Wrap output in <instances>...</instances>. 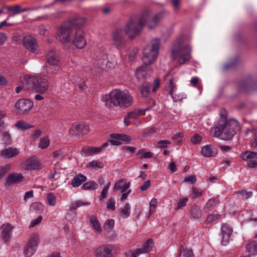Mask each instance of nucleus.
Segmentation results:
<instances>
[{
  "instance_id": "obj_58",
  "label": "nucleus",
  "mask_w": 257,
  "mask_h": 257,
  "mask_svg": "<svg viewBox=\"0 0 257 257\" xmlns=\"http://www.w3.org/2000/svg\"><path fill=\"white\" fill-rule=\"evenodd\" d=\"M238 194H240L243 199H247L251 197L252 195L251 192H247L246 190H242L238 192Z\"/></svg>"
},
{
  "instance_id": "obj_51",
  "label": "nucleus",
  "mask_w": 257,
  "mask_h": 257,
  "mask_svg": "<svg viewBox=\"0 0 257 257\" xmlns=\"http://www.w3.org/2000/svg\"><path fill=\"white\" fill-rule=\"evenodd\" d=\"M221 218V215L218 214H212L208 216L206 219L207 223H210L214 221L218 220Z\"/></svg>"
},
{
  "instance_id": "obj_34",
  "label": "nucleus",
  "mask_w": 257,
  "mask_h": 257,
  "mask_svg": "<svg viewBox=\"0 0 257 257\" xmlns=\"http://www.w3.org/2000/svg\"><path fill=\"white\" fill-rule=\"evenodd\" d=\"M90 204V202H84L82 200H78L71 203L70 206V210L73 211L82 206H88Z\"/></svg>"
},
{
  "instance_id": "obj_63",
  "label": "nucleus",
  "mask_w": 257,
  "mask_h": 257,
  "mask_svg": "<svg viewBox=\"0 0 257 257\" xmlns=\"http://www.w3.org/2000/svg\"><path fill=\"white\" fill-rule=\"evenodd\" d=\"M42 220V217L41 216H40L36 219L32 220L30 223V227H33L37 225L41 222Z\"/></svg>"
},
{
  "instance_id": "obj_48",
  "label": "nucleus",
  "mask_w": 257,
  "mask_h": 257,
  "mask_svg": "<svg viewBox=\"0 0 257 257\" xmlns=\"http://www.w3.org/2000/svg\"><path fill=\"white\" fill-rule=\"evenodd\" d=\"M183 136L184 134L182 132H179L173 135L172 137V139L177 145H180L182 143L181 139L183 137Z\"/></svg>"
},
{
  "instance_id": "obj_20",
  "label": "nucleus",
  "mask_w": 257,
  "mask_h": 257,
  "mask_svg": "<svg viewBox=\"0 0 257 257\" xmlns=\"http://www.w3.org/2000/svg\"><path fill=\"white\" fill-rule=\"evenodd\" d=\"M47 62L51 65H58L60 61L58 53L54 50L49 51L46 56Z\"/></svg>"
},
{
  "instance_id": "obj_52",
  "label": "nucleus",
  "mask_w": 257,
  "mask_h": 257,
  "mask_svg": "<svg viewBox=\"0 0 257 257\" xmlns=\"http://www.w3.org/2000/svg\"><path fill=\"white\" fill-rule=\"evenodd\" d=\"M110 185V182H108L102 189V190L101 192L99 199H103L104 198H105L107 197V194L108 193V190L109 188V186Z\"/></svg>"
},
{
  "instance_id": "obj_39",
  "label": "nucleus",
  "mask_w": 257,
  "mask_h": 257,
  "mask_svg": "<svg viewBox=\"0 0 257 257\" xmlns=\"http://www.w3.org/2000/svg\"><path fill=\"white\" fill-rule=\"evenodd\" d=\"M104 165L103 163L98 160H93L88 163L87 167L91 169H98L102 168Z\"/></svg>"
},
{
  "instance_id": "obj_62",
  "label": "nucleus",
  "mask_w": 257,
  "mask_h": 257,
  "mask_svg": "<svg viewBox=\"0 0 257 257\" xmlns=\"http://www.w3.org/2000/svg\"><path fill=\"white\" fill-rule=\"evenodd\" d=\"M149 109H150V107H148L146 109H137V110H134L132 112H136L135 113V119H136L137 118V117L138 116L145 115V111L148 110Z\"/></svg>"
},
{
  "instance_id": "obj_59",
  "label": "nucleus",
  "mask_w": 257,
  "mask_h": 257,
  "mask_svg": "<svg viewBox=\"0 0 257 257\" xmlns=\"http://www.w3.org/2000/svg\"><path fill=\"white\" fill-rule=\"evenodd\" d=\"M53 156L54 158L58 159H62L65 156V153H63L61 150H58L53 152Z\"/></svg>"
},
{
  "instance_id": "obj_7",
  "label": "nucleus",
  "mask_w": 257,
  "mask_h": 257,
  "mask_svg": "<svg viewBox=\"0 0 257 257\" xmlns=\"http://www.w3.org/2000/svg\"><path fill=\"white\" fill-rule=\"evenodd\" d=\"M78 49L84 48L86 45L85 33L82 29L74 30L70 43Z\"/></svg>"
},
{
  "instance_id": "obj_31",
  "label": "nucleus",
  "mask_w": 257,
  "mask_h": 257,
  "mask_svg": "<svg viewBox=\"0 0 257 257\" xmlns=\"http://www.w3.org/2000/svg\"><path fill=\"white\" fill-rule=\"evenodd\" d=\"M179 257H195L192 249L184 248L183 245L180 246Z\"/></svg>"
},
{
  "instance_id": "obj_32",
  "label": "nucleus",
  "mask_w": 257,
  "mask_h": 257,
  "mask_svg": "<svg viewBox=\"0 0 257 257\" xmlns=\"http://www.w3.org/2000/svg\"><path fill=\"white\" fill-rule=\"evenodd\" d=\"M222 122H220L218 125L211 129V133L215 137H219L222 139Z\"/></svg>"
},
{
  "instance_id": "obj_3",
  "label": "nucleus",
  "mask_w": 257,
  "mask_h": 257,
  "mask_svg": "<svg viewBox=\"0 0 257 257\" xmlns=\"http://www.w3.org/2000/svg\"><path fill=\"white\" fill-rule=\"evenodd\" d=\"M191 48L183 38H179L174 42L171 51V58L183 64L191 58Z\"/></svg>"
},
{
  "instance_id": "obj_18",
  "label": "nucleus",
  "mask_w": 257,
  "mask_h": 257,
  "mask_svg": "<svg viewBox=\"0 0 257 257\" xmlns=\"http://www.w3.org/2000/svg\"><path fill=\"white\" fill-rule=\"evenodd\" d=\"M86 23V19L84 17H76L68 21L67 23L73 29H81L80 27Z\"/></svg>"
},
{
  "instance_id": "obj_49",
  "label": "nucleus",
  "mask_w": 257,
  "mask_h": 257,
  "mask_svg": "<svg viewBox=\"0 0 257 257\" xmlns=\"http://www.w3.org/2000/svg\"><path fill=\"white\" fill-rule=\"evenodd\" d=\"M15 125L17 128L20 130H27L32 127L30 124L22 120L17 121Z\"/></svg>"
},
{
  "instance_id": "obj_38",
  "label": "nucleus",
  "mask_w": 257,
  "mask_h": 257,
  "mask_svg": "<svg viewBox=\"0 0 257 257\" xmlns=\"http://www.w3.org/2000/svg\"><path fill=\"white\" fill-rule=\"evenodd\" d=\"M90 222L92 224L95 231L100 233L102 231V229L97 218L94 216H91L90 217Z\"/></svg>"
},
{
  "instance_id": "obj_23",
  "label": "nucleus",
  "mask_w": 257,
  "mask_h": 257,
  "mask_svg": "<svg viewBox=\"0 0 257 257\" xmlns=\"http://www.w3.org/2000/svg\"><path fill=\"white\" fill-rule=\"evenodd\" d=\"M163 14L162 13H159L154 15L152 18L147 21L148 22V27L149 29H152L157 27L162 19Z\"/></svg>"
},
{
  "instance_id": "obj_4",
  "label": "nucleus",
  "mask_w": 257,
  "mask_h": 257,
  "mask_svg": "<svg viewBox=\"0 0 257 257\" xmlns=\"http://www.w3.org/2000/svg\"><path fill=\"white\" fill-rule=\"evenodd\" d=\"M161 46L160 40L155 38L151 40L143 50L142 61L146 65L152 64L157 59Z\"/></svg>"
},
{
  "instance_id": "obj_40",
  "label": "nucleus",
  "mask_w": 257,
  "mask_h": 257,
  "mask_svg": "<svg viewBox=\"0 0 257 257\" xmlns=\"http://www.w3.org/2000/svg\"><path fill=\"white\" fill-rule=\"evenodd\" d=\"M151 84L148 82L144 83L140 88L141 93L143 97H147L150 92Z\"/></svg>"
},
{
  "instance_id": "obj_21",
  "label": "nucleus",
  "mask_w": 257,
  "mask_h": 257,
  "mask_svg": "<svg viewBox=\"0 0 257 257\" xmlns=\"http://www.w3.org/2000/svg\"><path fill=\"white\" fill-rule=\"evenodd\" d=\"M39 166V160L36 157H33L26 160L24 167L26 169L32 170L38 169Z\"/></svg>"
},
{
  "instance_id": "obj_1",
  "label": "nucleus",
  "mask_w": 257,
  "mask_h": 257,
  "mask_svg": "<svg viewBox=\"0 0 257 257\" xmlns=\"http://www.w3.org/2000/svg\"><path fill=\"white\" fill-rule=\"evenodd\" d=\"M150 15V11L146 10L140 16H134L129 19L123 29L130 39H134L141 33Z\"/></svg>"
},
{
  "instance_id": "obj_46",
  "label": "nucleus",
  "mask_w": 257,
  "mask_h": 257,
  "mask_svg": "<svg viewBox=\"0 0 257 257\" xmlns=\"http://www.w3.org/2000/svg\"><path fill=\"white\" fill-rule=\"evenodd\" d=\"M47 201L48 203L50 206H55L56 204V197L53 193H49L47 194Z\"/></svg>"
},
{
  "instance_id": "obj_29",
  "label": "nucleus",
  "mask_w": 257,
  "mask_h": 257,
  "mask_svg": "<svg viewBox=\"0 0 257 257\" xmlns=\"http://www.w3.org/2000/svg\"><path fill=\"white\" fill-rule=\"evenodd\" d=\"M87 179V178L84 175L79 174L76 175L73 179L71 180V184L74 187H77L81 185Z\"/></svg>"
},
{
  "instance_id": "obj_42",
  "label": "nucleus",
  "mask_w": 257,
  "mask_h": 257,
  "mask_svg": "<svg viewBox=\"0 0 257 257\" xmlns=\"http://www.w3.org/2000/svg\"><path fill=\"white\" fill-rule=\"evenodd\" d=\"M98 185L97 183L94 181H91L89 182H87L84 183L82 186V188L83 190H89L93 189L95 190L97 189Z\"/></svg>"
},
{
  "instance_id": "obj_37",
  "label": "nucleus",
  "mask_w": 257,
  "mask_h": 257,
  "mask_svg": "<svg viewBox=\"0 0 257 257\" xmlns=\"http://www.w3.org/2000/svg\"><path fill=\"white\" fill-rule=\"evenodd\" d=\"M219 202L217 198H212L209 199L204 206V209L206 211H210L212 208L215 207Z\"/></svg>"
},
{
  "instance_id": "obj_8",
  "label": "nucleus",
  "mask_w": 257,
  "mask_h": 257,
  "mask_svg": "<svg viewBox=\"0 0 257 257\" xmlns=\"http://www.w3.org/2000/svg\"><path fill=\"white\" fill-rule=\"evenodd\" d=\"M237 123L234 121L222 122V139L228 140L232 138L235 134V128Z\"/></svg>"
},
{
  "instance_id": "obj_6",
  "label": "nucleus",
  "mask_w": 257,
  "mask_h": 257,
  "mask_svg": "<svg viewBox=\"0 0 257 257\" xmlns=\"http://www.w3.org/2000/svg\"><path fill=\"white\" fill-rule=\"evenodd\" d=\"M124 29L122 28H117L111 33V38L112 44L117 49L123 48L126 44L127 40Z\"/></svg>"
},
{
  "instance_id": "obj_12",
  "label": "nucleus",
  "mask_w": 257,
  "mask_h": 257,
  "mask_svg": "<svg viewBox=\"0 0 257 257\" xmlns=\"http://www.w3.org/2000/svg\"><path fill=\"white\" fill-rule=\"evenodd\" d=\"M33 102L29 99H22L19 100L15 104V108L19 114L26 113L33 107Z\"/></svg>"
},
{
  "instance_id": "obj_25",
  "label": "nucleus",
  "mask_w": 257,
  "mask_h": 257,
  "mask_svg": "<svg viewBox=\"0 0 257 257\" xmlns=\"http://www.w3.org/2000/svg\"><path fill=\"white\" fill-rule=\"evenodd\" d=\"M130 187V182H127L125 179L118 180L114 184L113 189L121 190V192H126Z\"/></svg>"
},
{
  "instance_id": "obj_28",
  "label": "nucleus",
  "mask_w": 257,
  "mask_h": 257,
  "mask_svg": "<svg viewBox=\"0 0 257 257\" xmlns=\"http://www.w3.org/2000/svg\"><path fill=\"white\" fill-rule=\"evenodd\" d=\"M149 68L147 66H142L136 69V75L138 80L145 78L149 74Z\"/></svg>"
},
{
  "instance_id": "obj_26",
  "label": "nucleus",
  "mask_w": 257,
  "mask_h": 257,
  "mask_svg": "<svg viewBox=\"0 0 257 257\" xmlns=\"http://www.w3.org/2000/svg\"><path fill=\"white\" fill-rule=\"evenodd\" d=\"M37 82V77L27 78L23 83V87L28 90H32L36 91V83Z\"/></svg>"
},
{
  "instance_id": "obj_24",
  "label": "nucleus",
  "mask_w": 257,
  "mask_h": 257,
  "mask_svg": "<svg viewBox=\"0 0 257 257\" xmlns=\"http://www.w3.org/2000/svg\"><path fill=\"white\" fill-rule=\"evenodd\" d=\"M19 153L17 148L9 147L2 150L1 156L3 157L8 159L17 156Z\"/></svg>"
},
{
  "instance_id": "obj_14",
  "label": "nucleus",
  "mask_w": 257,
  "mask_h": 257,
  "mask_svg": "<svg viewBox=\"0 0 257 257\" xmlns=\"http://www.w3.org/2000/svg\"><path fill=\"white\" fill-rule=\"evenodd\" d=\"M95 257H112V249L107 245L96 248L94 252Z\"/></svg>"
},
{
  "instance_id": "obj_36",
  "label": "nucleus",
  "mask_w": 257,
  "mask_h": 257,
  "mask_svg": "<svg viewBox=\"0 0 257 257\" xmlns=\"http://www.w3.org/2000/svg\"><path fill=\"white\" fill-rule=\"evenodd\" d=\"M43 205L39 202L33 203L30 207V210L36 213H41L43 210Z\"/></svg>"
},
{
  "instance_id": "obj_30",
  "label": "nucleus",
  "mask_w": 257,
  "mask_h": 257,
  "mask_svg": "<svg viewBox=\"0 0 257 257\" xmlns=\"http://www.w3.org/2000/svg\"><path fill=\"white\" fill-rule=\"evenodd\" d=\"M23 176L20 174L14 173L9 176L7 180V184L10 185L13 183H17L23 181Z\"/></svg>"
},
{
  "instance_id": "obj_19",
  "label": "nucleus",
  "mask_w": 257,
  "mask_h": 257,
  "mask_svg": "<svg viewBox=\"0 0 257 257\" xmlns=\"http://www.w3.org/2000/svg\"><path fill=\"white\" fill-rule=\"evenodd\" d=\"M201 155L205 157H214L217 154V149L212 145H206L202 148Z\"/></svg>"
},
{
  "instance_id": "obj_53",
  "label": "nucleus",
  "mask_w": 257,
  "mask_h": 257,
  "mask_svg": "<svg viewBox=\"0 0 257 257\" xmlns=\"http://www.w3.org/2000/svg\"><path fill=\"white\" fill-rule=\"evenodd\" d=\"M115 202L114 199L110 198L107 201L106 208L109 210L114 211L115 209Z\"/></svg>"
},
{
  "instance_id": "obj_11",
  "label": "nucleus",
  "mask_w": 257,
  "mask_h": 257,
  "mask_svg": "<svg viewBox=\"0 0 257 257\" xmlns=\"http://www.w3.org/2000/svg\"><path fill=\"white\" fill-rule=\"evenodd\" d=\"M38 240V236L36 234H34L30 238L24 250V254L26 257L31 256L36 251Z\"/></svg>"
},
{
  "instance_id": "obj_64",
  "label": "nucleus",
  "mask_w": 257,
  "mask_h": 257,
  "mask_svg": "<svg viewBox=\"0 0 257 257\" xmlns=\"http://www.w3.org/2000/svg\"><path fill=\"white\" fill-rule=\"evenodd\" d=\"M184 181L185 182H189L191 184H194L196 181V177L195 175H192L185 178Z\"/></svg>"
},
{
  "instance_id": "obj_13",
  "label": "nucleus",
  "mask_w": 257,
  "mask_h": 257,
  "mask_svg": "<svg viewBox=\"0 0 257 257\" xmlns=\"http://www.w3.org/2000/svg\"><path fill=\"white\" fill-rule=\"evenodd\" d=\"M244 161H248L247 166L251 168H257V152L246 151L240 155Z\"/></svg>"
},
{
  "instance_id": "obj_50",
  "label": "nucleus",
  "mask_w": 257,
  "mask_h": 257,
  "mask_svg": "<svg viewBox=\"0 0 257 257\" xmlns=\"http://www.w3.org/2000/svg\"><path fill=\"white\" fill-rule=\"evenodd\" d=\"M136 112H129L124 118V123L126 126L129 125L132 122L129 120L131 119H135V113Z\"/></svg>"
},
{
  "instance_id": "obj_55",
  "label": "nucleus",
  "mask_w": 257,
  "mask_h": 257,
  "mask_svg": "<svg viewBox=\"0 0 257 257\" xmlns=\"http://www.w3.org/2000/svg\"><path fill=\"white\" fill-rule=\"evenodd\" d=\"M114 221L113 219H107L103 224L104 229H110L113 227Z\"/></svg>"
},
{
  "instance_id": "obj_56",
  "label": "nucleus",
  "mask_w": 257,
  "mask_h": 257,
  "mask_svg": "<svg viewBox=\"0 0 257 257\" xmlns=\"http://www.w3.org/2000/svg\"><path fill=\"white\" fill-rule=\"evenodd\" d=\"M138 154L141 155V158H151L153 157V153L151 152H145L143 150H140Z\"/></svg>"
},
{
  "instance_id": "obj_10",
  "label": "nucleus",
  "mask_w": 257,
  "mask_h": 257,
  "mask_svg": "<svg viewBox=\"0 0 257 257\" xmlns=\"http://www.w3.org/2000/svg\"><path fill=\"white\" fill-rule=\"evenodd\" d=\"M154 245V242L151 239H148L143 244L142 248L136 250H131L126 253V257H137L141 254L150 251Z\"/></svg>"
},
{
  "instance_id": "obj_33",
  "label": "nucleus",
  "mask_w": 257,
  "mask_h": 257,
  "mask_svg": "<svg viewBox=\"0 0 257 257\" xmlns=\"http://www.w3.org/2000/svg\"><path fill=\"white\" fill-rule=\"evenodd\" d=\"M110 136L112 139L119 140L126 143L130 142L132 140L130 136L124 134H112Z\"/></svg>"
},
{
  "instance_id": "obj_2",
  "label": "nucleus",
  "mask_w": 257,
  "mask_h": 257,
  "mask_svg": "<svg viewBox=\"0 0 257 257\" xmlns=\"http://www.w3.org/2000/svg\"><path fill=\"white\" fill-rule=\"evenodd\" d=\"M103 100L107 106L126 108L133 104V99L127 91L113 89L103 97Z\"/></svg>"
},
{
  "instance_id": "obj_22",
  "label": "nucleus",
  "mask_w": 257,
  "mask_h": 257,
  "mask_svg": "<svg viewBox=\"0 0 257 257\" xmlns=\"http://www.w3.org/2000/svg\"><path fill=\"white\" fill-rule=\"evenodd\" d=\"M38 82L36 83V91L40 93L45 92L48 88V81L47 79L37 77Z\"/></svg>"
},
{
  "instance_id": "obj_57",
  "label": "nucleus",
  "mask_w": 257,
  "mask_h": 257,
  "mask_svg": "<svg viewBox=\"0 0 257 257\" xmlns=\"http://www.w3.org/2000/svg\"><path fill=\"white\" fill-rule=\"evenodd\" d=\"M250 133L253 136V140L250 142L251 146L255 148L257 147V135L254 131H250Z\"/></svg>"
},
{
  "instance_id": "obj_43",
  "label": "nucleus",
  "mask_w": 257,
  "mask_h": 257,
  "mask_svg": "<svg viewBox=\"0 0 257 257\" xmlns=\"http://www.w3.org/2000/svg\"><path fill=\"white\" fill-rule=\"evenodd\" d=\"M246 249L252 253H257V241H251L246 245Z\"/></svg>"
},
{
  "instance_id": "obj_61",
  "label": "nucleus",
  "mask_w": 257,
  "mask_h": 257,
  "mask_svg": "<svg viewBox=\"0 0 257 257\" xmlns=\"http://www.w3.org/2000/svg\"><path fill=\"white\" fill-rule=\"evenodd\" d=\"M202 140V137L198 134H195L191 139V141L193 144H198L200 143Z\"/></svg>"
},
{
  "instance_id": "obj_54",
  "label": "nucleus",
  "mask_w": 257,
  "mask_h": 257,
  "mask_svg": "<svg viewBox=\"0 0 257 257\" xmlns=\"http://www.w3.org/2000/svg\"><path fill=\"white\" fill-rule=\"evenodd\" d=\"M20 8L21 7L19 5H15L14 6H8L6 7L8 11L13 12L14 15L21 13Z\"/></svg>"
},
{
  "instance_id": "obj_17",
  "label": "nucleus",
  "mask_w": 257,
  "mask_h": 257,
  "mask_svg": "<svg viewBox=\"0 0 257 257\" xmlns=\"http://www.w3.org/2000/svg\"><path fill=\"white\" fill-rule=\"evenodd\" d=\"M1 237L5 242L8 241L12 236L13 227L9 223L3 224L1 227Z\"/></svg>"
},
{
  "instance_id": "obj_15",
  "label": "nucleus",
  "mask_w": 257,
  "mask_h": 257,
  "mask_svg": "<svg viewBox=\"0 0 257 257\" xmlns=\"http://www.w3.org/2000/svg\"><path fill=\"white\" fill-rule=\"evenodd\" d=\"M23 44L28 51L34 53L37 48V44L35 38L26 36L23 39Z\"/></svg>"
},
{
  "instance_id": "obj_16",
  "label": "nucleus",
  "mask_w": 257,
  "mask_h": 257,
  "mask_svg": "<svg viewBox=\"0 0 257 257\" xmlns=\"http://www.w3.org/2000/svg\"><path fill=\"white\" fill-rule=\"evenodd\" d=\"M222 239L221 244L226 245L229 241L230 237L232 233V229L227 224H224L221 227Z\"/></svg>"
},
{
  "instance_id": "obj_5",
  "label": "nucleus",
  "mask_w": 257,
  "mask_h": 257,
  "mask_svg": "<svg viewBox=\"0 0 257 257\" xmlns=\"http://www.w3.org/2000/svg\"><path fill=\"white\" fill-rule=\"evenodd\" d=\"M73 29L66 23L57 28L55 38L57 40L63 44L70 43Z\"/></svg>"
},
{
  "instance_id": "obj_35",
  "label": "nucleus",
  "mask_w": 257,
  "mask_h": 257,
  "mask_svg": "<svg viewBox=\"0 0 257 257\" xmlns=\"http://www.w3.org/2000/svg\"><path fill=\"white\" fill-rule=\"evenodd\" d=\"M120 216L123 218H127L131 213V206L128 203H126L125 205L119 209Z\"/></svg>"
},
{
  "instance_id": "obj_45",
  "label": "nucleus",
  "mask_w": 257,
  "mask_h": 257,
  "mask_svg": "<svg viewBox=\"0 0 257 257\" xmlns=\"http://www.w3.org/2000/svg\"><path fill=\"white\" fill-rule=\"evenodd\" d=\"M188 201V197H184L183 198L180 199L179 201L175 203L174 205V209L175 210H179L182 207L186 206L187 202Z\"/></svg>"
},
{
  "instance_id": "obj_47",
  "label": "nucleus",
  "mask_w": 257,
  "mask_h": 257,
  "mask_svg": "<svg viewBox=\"0 0 257 257\" xmlns=\"http://www.w3.org/2000/svg\"><path fill=\"white\" fill-rule=\"evenodd\" d=\"M169 93L171 95L173 100L175 102L181 101L183 98V95L181 93H177L176 90L174 91L170 90Z\"/></svg>"
},
{
  "instance_id": "obj_41",
  "label": "nucleus",
  "mask_w": 257,
  "mask_h": 257,
  "mask_svg": "<svg viewBox=\"0 0 257 257\" xmlns=\"http://www.w3.org/2000/svg\"><path fill=\"white\" fill-rule=\"evenodd\" d=\"M190 213L192 216L194 218L198 219L201 217V210L198 206H192Z\"/></svg>"
},
{
  "instance_id": "obj_44",
  "label": "nucleus",
  "mask_w": 257,
  "mask_h": 257,
  "mask_svg": "<svg viewBox=\"0 0 257 257\" xmlns=\"http://www.w3.org/2000/svg\"><path fill=\"white\" fill-rule=\"evenodd\" d=\"M50 144V141L47 137H44L41 138L40 142L38 144V147L42 149L47 148Z\"/></svg>"
},
{
  "instance_id": "obj_9",
  "label": "nucleus",
  "mask_w": 257,
  "mask_h": 257,
  "mask_svg": "<svg viewBox=\"0 0 257 257\" xmlns=\"http://www.w3.org/2000/svg\"><path fill=\"white\" fill-rule=\"evenodd\" d=\"M89 132V128L88 125L84 123L75 122L70 127L68 134L70 136H75L77 138H80L88 133Z\"/></svg>"
},
{
  "instance_id": "obj_60",
  "label": "nucleus",
  "mask_w": 257,
  "mask_h": 257,
  "mask_svg": "<svg viewBox=\"0 0 257 257\" xmlns=\"http://www.w3.org/2000/svg\"><path fill=\"white\" fill-rule=\"evenodd\" d=\"M181 2V0H170V3L175 11H177L180 9Z\"/></svg>"
},
{
  "instance_id": "obj_27",
  "label": "nucleus",
  "mask_w": 257,
  "mask_h": 257,
  "mask_svg": "<svg viewBox=\"0 0 257 257\" xmlns=\"http://www.w3.org/2000/svg\"><path fill=\"white\" fill-rule=\"evenodd\" d=\"M101 151L102 148L94 147H85L81 150L82 154L85 156H89L97 154Z\"/></svg>"
}]
</instances>
